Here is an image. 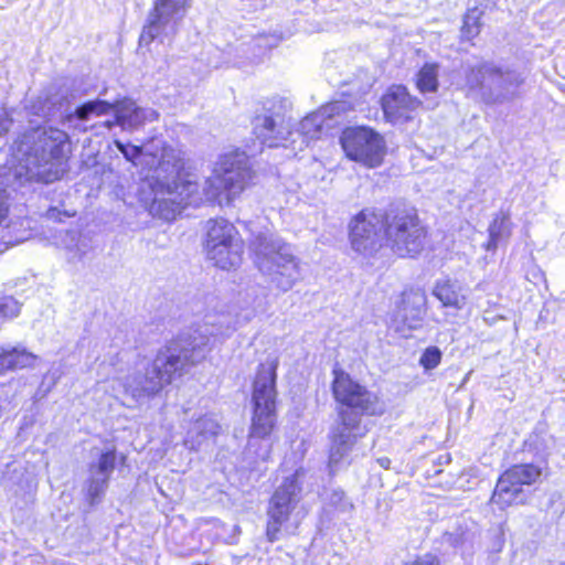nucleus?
Instances as JSON below:
<instances>
[{"instance_id":"nucleus-22","label":"nucleus","mask_w":565,"mask_h":565,"mask_svg":"<svg viewBox=\"0 0 565 565\" xmlns=\"http://www.w3.org/2000/svg\"><path fill=\"white\" fill-rule=\"evenodd\" d=\"M239 239L241 237L235 226L226 220L221 218L209 222L205 244L206 252Z\"/></svg>"},{"instance_id":"nucleus-28","label":"nucleus","mask_w":565,"mask_h":565,"mask_svg":"<svg viewBox=\"0 0 565 565\" xmlns=\"http://www.w3.org/2000/svg\"><path fill=\"white\" fill-rule=\"evenodd\" d=\"M6 366L8 370L23 369L34 365L36 355L26 351L25 349L13 348L12 350H4Z\"/></svg>"},{"instance_id":"nucleus-6","label":"nucleus","mask_w":565,"mask_h":565,"mask_svg":"<svg viewBox=\"0 0 565 565\" xmlns=\"http://www.w3.org/2000/svg\"><path fill=\"white\" fill-rule=\"evenodd\" d=\"M252 179V166L244 152L224 154L204 182L202 202L230 204L249 185Z\"/></svg>"},{"instance_id":"nucleus-2","label":"nucleus","mask_w":565,"mask_h":565,"mask_svg":"<svg viewBox=\"0 0 565 565\" xmlns=\"http://www.w3.org/2000/svg\"><path fill=\"white\" fill-rule=\"evenodd\" d=\"M141 201L152 216L171 221L188 204L202 203L196 179L183 172L182 152L173 147H162L151 173L146 177Z\"/></svg>"},{"instance_id":"nucleus-4","label":"nucleus","mask_w":565,"mask_h":565,"mask_svg":"<svg viewBox=\"0 0 565 565\" xmlns=\"http://www.w3.org/2000/svg\"><path fill=\"white\" fill-rule=\"evenodd\" d=\"M253 249L258 270L276 289L286 292L301 278L300 262L282 238L258 235Z\"/></svg>"},{"instance_id":"nucleus-42","label":"nucleus","mask_w":565,"mask_h":565,"mask_svg":"<svg viewBox=\"0 0 565 565\" xmlns=\"http://www.w3.org/2000/svg\"><path fill=\"white\" fill-rule=\"evenodd\" d=\"M561 565H565V563H564V564H561Z\"/></svg>"},{"instance_id":"nucleus-40","label":"nucleus","mask_w":565,"mask_h":565,"mask_svg":"<svg viewBox=\"0 0 565 565\" xmlns=\"http://www.w3.org/2000/svg\"><path fill=\"white\" fill-rule=\"evenodd\" d=\"M492 4H495L499 0H489Z\"/></svg>"},{"instance_id":"nucleus-13","label":"nucleus","mask_w":565,"mask_h":565,"mask_svg":"<svg viewBox=\"0 0 565 565\" xmlns=\"http://www.w3.org/2000/svg\"><path fill=\"white\" fill-rule=\"evenodd\" d=\"M386 217L382 214L364 210L350 224V242L354 252L363 256H372L382 246L386 228Z\"/></svg>"},{"instance_id":"nucleus-35","label":"nucleus","mask_w":565,"mask_h":565,"mask_svg":"<svg viewBox=\"0 0 565 565\" xmlns=\"http://www.w3.org/2000/svg\"><path fill=\"white\" fill-rule=\"evenodd\" d=\"M11 121L9 120L4 109L0 108V135L9 130Z\"/></svg>"},{"instance_id":"nucleus-25","label":"nucleus","mask_w":565,"mask_h":565,"mask_svg":"<svg viewBox=\"0 0 565 565\" xmlns=\"http://www.w3.org/2000/svg\"><path fill=\"white\" fill-rule=\"evenodd\" d=\"M489 241L484 245L488 250H495L511 235V222L504 214H498L489 225Z\"/></svg>"},{"instance_id":"nucleus-11","label":"nucleus","mask_w":565,"mask_h":565,"mask_svg":"<svg viewBox=\"0 0 565 565\" xmlns=\"http://www.w3.org/2000/svg\"><path fill=\"white\" fill-rule=\"evenodd\" d=\"M341 145L349 159L370 169L381 166L386 153L383 137L366 127L344 130Z\"/></svg>"},{"instance_id":"nucleus-19","label":"nucleus","mask_w":565,"mask_h":565,"mask_svg":"<svg viewBox=\"0 0 565 565\" xmlns=\"http://www.w3.org/2000/svg\"><path fill=\"white\" fill-rule=\"evenodd\" d=\"M115 450H107L100 455L97 463L90 465L87 494L92 503L106 490L110 475L115 469Z\"/></svg>"},{"instance_id":"nucleus-26","label":"nucleus","mask_w":565,"mask_h":565,"mask_svg":"<svg viewBox=\"0 0 565 565\" xmlns=\"http://www.w3.org/2000/svg\"><path fill=\"white\" fill-rule=\"evenodd\" d=\"M541 476L540 468L533 465H515L508 469L501 477L514 482L520 488L523 484H531Z\"/></svg>"},{"instance_id":"nucleus-1","label":"nucleus","mask_w":565,"mask_h":565,"mask_svg":"<svg viewBox=\"0 0 565 565\" xmlns=\"http://www.w3.org/2000/svg\"><path fill=\"white\" fill-rule=\"evenodd\" d=\"M211 340L212 332L207 327L173 339L143 372L137 371L120 380L125 394L138 403L154 397L175 374L182 375L205 359Z\"/></svg>"},{"instance_id":"nucleus-8","label":"nucleus","mask_w":565,"mask_h":565,"mask_svg":"<svg viewBox=\"0 0 565 565\" xmlns=\"http://www.w3.org/2000/svg\"><path fill=\"white\" fill-rule=\"evenodd\" d=\"M307 478V470L302 467L284 478L274 491L267 508L266 536L275 542L284 525L288 523L292 512L301 500L302 484Z\"/></svg>"},{"instance_id":"nucleus-30","label":"nucleus","mask_w":565,"mask_h":565,"mask_svg":"<svg viewBox=\"0 0 565 565\" xmlns=\"http://www.w3.org/2000/svg\"><path fill=\"white\" fill-rule=\"evenodd\" d=\"M110 110L115 111V103L110 104L106 100L96 99L77 107L75 115L81 120H87L90 116H103L108 114Z\"/></svg>"},{"instance_id":"nucleus-5","label":"nucleus","mask_w":565,"mask_h":565,"mask_svg":"<svg viewBox=\"0 0 565 565\" xmlns=\"http://www.w3.org/2000/svg\"><path fill=\"white\" fill-rule=\"evenodd\" d=\"M524 77L516 70L492 62L472 66L466 76L469 92L487 105H502L518 98Z\"/></svg>"},{"instance_id":"nucleus-33","label":"nucleus","mask_w":565,"mask_h":565,"mask_svg":"<svg viewBox=\"0 0 565 565\" xmlns=\"http://www.w3.org/2000/svg\"><path fill=\"white\" fill-rule=\"evenodd\" d=\"M441 361V351L437 347H429L427 348L420 359L419 364L426 370L430 371L436 369Z\"/></svg>"},{"instance_id":"nucleus-14","label":"nucleus","mask_w":565,"mask_h":565,"mask_svg":"<svg viewBox=\"0 0 565 565\" xmlns=\"http://www.w3.org/2000/svg\"><path fill=\"white\" fill-rule=\"evenodd\" d=\"M427 296L422 289L404 291L391 313L390 327L404 338L423 327L426 316Z\"/></svg>"},{"instance_id":"nucleus-31","label":"nucleus","mask_w":565,"mask_h":565,"mask_svg":"<svg viewBox=\"0 0 565 565\" xmlns=\"http://www.w3.org/2000/svg\"><path fill=\"white\" fill-rule=\"evenodd\" d=\"M115 146L117 149L124 154V157L132 162L135 166L138 164H150V160L148 157H151L152 153L145 151L142 147L135 145H125L119 140L115 141Z\"/></svg>"},{"instance_id":"nucleus-20","label":"nucleus","mask_w":565,"mask_h":565,"mask_svg":"<svg viewBox=\"0 0 565 565\" xmlns=\"http://www.w3.org/2000/svg\"><path fill=\"white\" fill-rule=\"evenodd\" d=\"M433 295L444 307L461 310L467 303V288L458 280H438L434 286Z\"/></svg>"},{"instance_id":"nucleus-24","label":"nucleus","mask_w":565,"mask_h":565,"mask_svg":"<svg viewBox=\"0 0 565 565\" xmlns=\"http://www.w3.org/2000/svg\"><path fill=\"white\" fill-rule=\"evenodd\" d=\"M327 110H320L306 116L300 122L296 131H292L291 143H295L296 136L301 138L302 145H308L311 140L320 138L322 127L326 121Z\"/></svg>"},{"instance_id":"nucleus-41","label":"nucleus","mask_w":565,"mask_h":565,"mask_svg":"<svg viewBox=\"0 0 565 565\" xmlns=\"http://www.w3.org/2000/svg\"><path fill=\"white\" fill-rule=\"evenodd\" d=\"M338 107H339V105H338V104H335V105H333V106H332L331 110H333V109H335V108H338Z\"/></svg>"},{"instance_id":"nucleus-27","label":"nucleus","mask_w":565,"mask_h":565,"mask_svg":"<svg viewBox=\"0 0 565 565\" xmlns=\"http://www.w3.org/2000/svg\"><path fill=\"white\" fill-rule=\"evenodd\" d=\"M438 71L437 63H426L419 70L416 85L422 93H435L438 89Z\"/></svg>"},{"instance_id":"nucleus-36","label":"nucleus","mask_w":565,"mask_h":565,"mask_svg":"<svg viewBox=\"0 0 565 565\" xmlns=\"http://www.w3.org/2000/svg\"><path fill=\"white\" fill-rule=\"evenodd\" d=\"M6 364H7V362H6L4 350H3V349H0V375H1L4 371H8V369H7Z\"/></svg>"},{"instance_id":"nucleus-18","label":"nucleus","mask_w":565,"mask_h":565,"mask_svg":"<svg viewBox=\"0 0 565 565\" xmlns=\"http://www.w3.org/2000/svg\"><path fill=\"white\" fill-rule=\"evenodd\" d=\"M419 106L404 86L392 87L382 98V108L387 120L394 122L408 119L409 114Z\"/></svg>"},{"instance_id":"nucleus-15","label":"nucleus","mask_w":565,"mask_h":565,"mask_svg":"<svg viewBox=\"0 0 565 565\" xmlns=\"http://www.w3.org/2000/svg\"><path fill=\"white\" fill-rule=\"evenodd\" d=\"M340 423L332 429L329 466L334 470L355 441L360 417L349 411H339Z\"/></svg>"},{"instance_id":"nucleus-32","label":"nucleus","mask_w":565,"mask_h":565,"mask_svg":"<svg viewBox=\"0 0 565 565\" xmlns=\"http://www.w3.org/2000/svg\"><path fill=\"white\" fill-rule=\"evenodd\" d=\"M481 11L478 8L470 9L463 19V25L461 29L462 36L467 40H471L480 33Z\"/></svg>"},{"instance_id":"nucleus-23","label":"nucleus","mask_w":565,"mask_h":565,"mask_svg":"<svg viewBox=\"0 0 565 565\" xmlns=\"http://www.w3.org/2000/svg\"><path fill=\"white\" fill-rule=\"evenodd\" d=\"M218 431L220 425L215 418L201 417L188 430L184 445L192 450H198L204 441L216 436Z\"/></svg>"},{"instance_id":"nucleus-12","label":"nucleus","mask_w":565,"mask_h":565,"mask_svg":"<svg viewBox=\"0 0 565 565\" xmlns=\"http://www.w3.org/2000/svg\"><path fill=\"white\" fill-rule=\"evenodd\" d=\"M332 392L337 402L358 417V411L369 415H375L383 412V407L375 394L367 391L364 386L353 381L348 373L342 370H333Z\"/></svg>"},{"instance_id":"nucleus-37","label":"nucleus","mask_w":565,"mask_h":565,"mask_svg":"<svg viewBox=\"0 0 565 565\" xmlns=\"http://www.w3.org/2000/svg\"><path fill=\"white\" fill-rule=\"evenodd\" d=\"M507 491H512V492H522V488H520L518 484H515L514 482H510V484L507 487Z\"/></svg>"},{"instance_id":"nucleus-7","label":"nucleus","mask_w":565,"mask_h":565,"mask_svg":"<svg viewBox=\"0 0 565 565\" xmlns=\"http://www.w3.org/2000/svg\"><path fill=\"white\" fill-rule=\"evenodd\" d=\"M276 360L260 364L253 384L252 402L254 412L249 436L267 437L276 423Z\"/></svg>"},{"instance_id":"nucleus-10","label":"nucleus","mask_w":565,"mask_h":565,"mask_svg":"<svg viewBox=\"0 0 565 565\" xmlns=\"http://www.w3.org/2000/svg\"><path fill=\"white\" fill-rule=\"evenodd\" d=\"M190 6V0H154L139 43L149 45L156 39H160L161 42H164V39L170 40L177 33L179 23Z\"/></svg>"},{"instance_id":"nucleus-21","label":"nucleus","mask_w":565,"mask_h":565,"mask_svg":"<svg viewBox=\"0 0 565 565\" xmlns=\"http://www.w3.org/2000/svg\"><path fill=\"white\" fill-rule=\"evenodd\" d=\"M244 244L243 241H234L227 245H223L216 249L206 252L207 258L213 264L224 270L238 267L243 259Z\"/></svg>"},{"instance_id":"nucleus-38","label":"nucleus","mask_w":565,"mask_h":565,"mask_svg":"<svg viewBox=\"0 0 565 565\" xmlns=\"http://www.w3.org/2000/svg\"><path fill=\"white\" fill-rule=\"evenodd\" d=\"M116 124V118L114 120H107L105 122V126L108 128V129H111Z\"/></svg>"},{"instance_id":"nucleus-3","label":"nucleus","mask_w":565,"mask_h":565,"mask_svg":"<svg viewBox=\"0 0 565 565\" xmlns=\"http://www.w3.org/2000/svg\"><path fill=\"white\" fill-rule=\"evenodd\" d=\"M20 180L51 183L67 171L68 135L57 128L38 127L24 132L12 146Z\"/></svg>"},{"instance_id":"nucleus-16","label":"nucleus","mask_w":565,"mask_h":565,"mask_svg":"<svg viewBox=\"0 0 565 565\" xmlns=\"http://www.w3.org/2000/svg\"><path fill=\"white\" fill-rule=\"evenodd\" d=\"M254 132L268 147L284 145L292 131L289 129V121L281 115H259L254 120Z\"/></svg>"},{"instance_id":"nucleus-39","label":"nucleus","mask_w":565,"mask_h":565,"mask_svg":"<svg viewBox=\"0 0 565 565\" xmlns=\"http://www.w3.org/2000/svg\"><path fill=\"white\" fill-rule=\"evenodd\" d=\"M390 460L387 458L380 459V463L382 467H387L386 463H388Z\"/></svg>"},{"instance_id":"nucleus-9","label":"nucleus","mask_w":565,"mask_h":565,"mask_svg":"<svg viewBox=\"0 0 565 565\" xmlns=\"http://www.w3.org/2000/svg\"><path fill=\"white\" fill-rule=\"evenodd\" d=\"M385 223L387 243L396 255L414 257L423 250L426 232L415 211L403 210L388 214Z\"/></svg>"},{"instance_id":"nucleus-34","label":"nucleus","mask_w":565,"mask_h":565,"mask_svg":"<svg viewBox=\"0 0 565 565\" xmlns=\"http://www.w3.org/2000/svg\"><path fill=\"white\" fill-rule=\"evenodd\" d=\"M405 565H439L438 558L431 554H425Z\"/></svg>"},{"instance_id":"nucleus-29","label":"nucleus","mask_w":565,"mask_h":565,"mask_svg":"<svg viewBox=\"0 0 565 565\" xmlns=\"http://www.w3.org/2000/svg\"><path fill=\"white\" fill-rule=\"evenodd\" d=\"M510 484V481L500 477L495 489L493 491L491 501L495 504L501 505L502 508L511 505L513 503H522L523 500L521 498L522 492H512L507 491V487Z\"/></svg>"},{"instance_id":"nucleus-17","label":"nucleus","mask_w":565,"mask_h":565,"mask_svg":"<svg viewBox=\"0 0 565 565\" xmlns=\"http://www.w3.org/2000/svg\"><path fill=\"white\" fill-rule=\"evenodd\" d=\"M115 115L117 126L128 131L137 130L146 122L156 121L159 117L157 110L139 107L130 98H124L115 103Z\"/></svg>"}]
</instances>
